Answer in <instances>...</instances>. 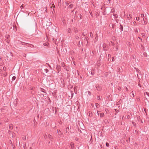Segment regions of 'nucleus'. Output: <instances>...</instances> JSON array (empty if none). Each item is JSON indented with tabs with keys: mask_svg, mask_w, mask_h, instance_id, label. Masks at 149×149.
I'll return each instance as SVG.
<instances>
[{
	"mask_svg": "<svg viewBox=\"0 0 149 149\" xmlns=\"http://www.w3.org/2000/svg\"><path fill=\"white\" fill-rule=\"evenodd\" d=\"M44 71L46 73H47L48 72L49 70L47 69H44Z\"/></svg>",
	"mask_w": 149,
	"mask_h": 149,
	"instance_id": "nucleus-19",
	"label": "nucleus"
},
{
	"mask_svg": "<svg viewBox=\"0 0 149 149\" xmlns=\"http://www.w3.org/2000/svg\"><path fill=\"white\" fill-rule=\"evenodd\" d=\"M144 95L145 97L147 99H148V98H149V93H148L146 92V93H144Z\"/></svg>",
	"mask_w": 149,
	"mask_h": 149,
	"instance_id": "nucleus-1",
	"label": "nucleus"
},
{
	"mask_svg": "<svg viewBox=\"0 0 149 149\" xmlns=\"http://www.w3.org/2000/svg\"><path fill=\"white\" fill-rule=\"evenodd\" d=\"M89 116L91 117L92 116V113L91 112L89 111Z\"/></svg>",
	"mask_w": 149,
	"mask_h": 149,
	"instance_id": "nucleus-18",
	"label": "nucleus"
},
{
	"mask_svg": "<svg viewBox=\"0 0 149 149\" xmlns=\"http://www.w3.org/2000/svg\"><path fill=\"white\" fill-rule=\"evenodd\" d=\"M88 94L90 96L91 95V93L90 91H88Z\"/></svg>",
	"mask_w": 149,
	"mask_h": 149,
	"instance_id": "nucleus-25",
	"label": "nucleus"
},
{
	"mask_svg": "<svg viewBox=\"0 0 149 149\" xmlns=\"http://www.w3.org/2000/svg\"><path fill=\"white\" fill-rule=\"evenodd\" d=\"M73 6V5L72 4H71L70 5H69L68 6V9H71L72 8Z\"/></svg>",
	"mask_w": 149,
	"mask_h": 149,
	"instance_id": "nucleus-4",
	"label": "nucleus"
},
{
	"mask_svg": "<svg viewBox=\"0 0 149 149\" xmlns=\"http://www.w3.org/2000/svg\"><path fill=\"white\" fill-rule=\"evenodd\" d=\"M3 70H6V67H3Z\"/></svg>",
	"mask_w": 149,
	"mask_h": 149,
	"instance_id": "nucleus-43",
	"label": "nucleus"
},
{
	"mask_svg": "<svg viewBox=\"0 0 149 149\" xmlns=\"http://www.w3.org/2000/svg\"><path fill=\"white\" fill-rule=\"evenodd\" d=\"M84 32L83 33H84L85 34H87L88 33V32L86 30H84Z\"/></svg>",
	"mask_w": 149,
	"mask_h": 149,
	"instance_id": "nucleus-16",
	"label": "nucleus"
},
{
	"mask_svg": "<svg viewBox=\"0 0 149 149\" xmlns=\"http://www.w3.org/2000/svg\"><path fill=\"white\" fill-rule=\"evenodd\" d=\"M141 17H144V14H141Z\"/></svg>",
	"mask_w": 149,
	"mask_h": 149,
	"instance_id": "nucleus-41",
	"label": "nucleus"
},
{
	"mask_svg": "<svg viewBox=\"0 0 149 149\" xmlns=\"http://www.w3.org/2000/svg\"><path fill=\"white\" fill-rule=\"evenodd\" d=\"M100 116L101 117H103L104 116V114L103 113H101L100 114Z\"/></svg>",
	"mask_w": 149,
	"mask_h": 149,
	"instance_id": "nucleus-13",
	"label": "nucleus"
},
{
	"mask_svg": "<svg viewBox=\"0 0 149 149\" xmlns=\"http://www.w3.org/2000/svg\"><path fill=\"white\" fill-rule=\"evenodd\" d=\"M45 11H46V12L47 13V8H45Z\"/></svg>",
	"mask_w": 149,
	"mask_h": 149,
	"instance_id": "nucleus-49",
	"label": "nucleus"
},
{
	"mask_svg": "<svg viewBox=\"0 0 149 149\" xmlns=\"http://www.w3.org/2000/svg\"><path fill=\"white\" fill-rule=\"evenodd\" d=\"M115 115H116V113H115Z\"/></svg>",
	"mask_w": 149,
	"mask_h": 149,
	"instance_id": "nucleus-58",
	"label": "nucleus"
},
{
	"mask_svg": "<svg viewBox=\"0 0 149 149\" xmlns=\"http://www.w3.org/2000/svg\"><path fill=\"white\" fill-rule=\"evenodd\" d=\"M95 106L97 108H98L100 107V105L98 103H95Z\"/></svg>",
	"mask_w": 149,
	"mask_h": 149,
	"instance_id": "nucleus-15",
	"label": "nucleus"
},
{
	"mask_svg": "<svg viewBox=\"0 0 149 149\" xmlns=\"http://www.w3.org/2000/svg\"><path fill=\"white\" fill-rule=\"evenodd\" d=\"M82 35H83L84 36H85L86 34H85L84 33H83Z\"/></svg>",
	"mask_w": 149,
	"mask_h": 149,
	"instance_id": "nucleus-45",
	"label": "nucleus"
},
{
	"mask_svg": "<svg viewBox=\"0 0 149 149\" xmlns=\"http://www.w3.org/2000/svg\"><path fill=\"white\" fill-rule=\"evenodd\" d=\"M131 93L132 94V95L133 96V97H134V94L133 93V91H132V92H131Z\"/></svg>",
	"mask_w": 149,
	"mask_h": 149,
	"instance_id": "nucleus-36",
	"label": "nucleus"
},
{
	"mask_svg": "<svg viewBox=\"0 0 149 149\" xmlns=\"http://www.w3.org/2000/svg\"><path fill=\"white\" fill-rule=\"evenodd\" d=\"M138 85L140 87H141L140 84L139 83H138Z\"/></svg>",
	"mask_w": 149,
	"mask_h": 149,
	"instance_id": "nucleus-46",
	"label": "nucleus"
},
{
	"mask_svg": "<svg viewBox=\"0 0 149 149\" xmlns=\"http://www.w3.org/2000/svg\"><path fill=\"white\" fill-rule=\"evenodd\" d=\"M120 31L121 32L122 31H123V26L121 25H120Z\"/></svg>",
	"mask_w": 149,
	"mask_h": 149,
	"instance_id": "nucleus-10",
	"label": "nucleus"
},
{
	"mask_svg": "<svg viewBox=\"0 0 149 149\" xmlns=\"http://www.w3.org/2000/svg\"><path fill=\"white\" fill-rule=\"evenodd\" d=\"M62 66L63 67H64L65 66V64L64 63H62Z\"/></svg>",
	"mask_w": 149,
	"mask_h": 149,
	"instance_id": "nucleus-32",
	"label": "nucleus"
},
{
	"mask_svg": "<svg viewBox=\"0 0 149 149\" xmlns=\"http://www.w3.org/2000/svg\"><path fill=\"white\" fill-rule=\"evenodd\" d=\"M73 30L75 33H77L78 32L77 29L76 27H74L73 28Z\"/></svg>",
	"mask_w": 149,
	"mask_h": 149,
	"instance_id": "nucleus-2",
	"label": "nucleus"
},
{
	"mask_svg": "<svg viewBox=\"0 0 149 149\" xmlns=\"http://www.w3.org/2000/svg\"><path fill=\"white\" fill-rule=\"evenodd\" d=\"M49 138L51 140L52 139V136L50 134H49L48 136Z\"/></svg>",
	"mask_w": 149,
	"mask_h": 149,
	"instance_id": "nucleus-14",
	"label": "nucleus"
},
{
	"mask_svg": "<svg viewBox=\"0 0 149 149\" xmlns=\"http://www.w3.org/2000/svg\"><path fill=\"white\" fill-rule=\"evenodd\" d=\"M67 31L68 33H71L72 32V29L70 28H68L67 30Z\"/></svg>",
	"mask_w": 149,
	"mask_h": 149,
	"instance_id": "nucleus-9",
	"label": "nucleus"
},
{
	"mask_svg": "<svg viewBox=\"0 0 149 149\" xmlns=\"http://www.w3.org/2000/svg\"><path fill=\"white\" fill-rule=\"evenodd\" d=\"M113 15L114 16L115 18H117L118 17L117 15L116 14H114Z\"/></svg>",
	"mask_w": 149,
	"mask_h": 149,
	"instance_id": "nucleus-22",
	"label": "nucleus"
},
{
	"mask_svg": "<svg viewBox=\"0 0 149 149\" xmlns=\"http://www.w3.org/2000/svg\"><path fill=\"white\" fill-rule=\"evenodd\" d=\"M13 125L10 124V125L9 126V128L10 130H12L13 129Z\"/></svg>",
	"mask_w": 149,
	"mask_h": 149,
	"instance_id": "nucleus-12",
	"label": "nucleus"
},
{
	"mask_svg": "<svg viewBox=\"0 0 149 149\" xmlns=\"http://www.w3.org/2000/svg\"><path fill=\"white\" fill-rule=\"evenodd\" d=\"M91 74L92 75H93L94 74V73H93L92 72H91Z\"/></svg>",
	"mask_w": 149,
	"mask_h": 149,
	"instance_id": "nucleus-52",
	"label": "nucleus"
},
{
	"mask_svg": "<svg viewBox=\"0 0 149 149\" xmlns=\"http://www.w3.org/2000/svg\"><path fill=\"white\" fill-rule=\"evenodd\" d=\"M109 1H110V0H109Z\"/></svg>",
	"mask_w": 149,
	"mask_h": 149,
	"instance_id": "nucleus-63",
	"label": "nucleus"
},
{
	"mask_svg": "<svg viewBox=\"0 0 149 149\" xmlns=\"http://www.w3.org/2000/svg\"><path fill=\"white\" fill-rule=\"evenodd\" d=\"M106 145L107 147H109V144L108 142L106 143Z\"/></svg>",
	"mask_w": 149,
	"mask_h": 149,
	"instance_id": "nucleus-24",
	"label": "nucleus"
},
{
	"mask_svg": "<svg viewBox=\"0 0 149 149\" xmlns=\"http://www.w3.org/2000/svg\"><path fill=\"white\" fill-rule=\"evenodd\" d=\"M47 135L46 134L45 136H44V138L45 139H47Z\"/></svg>",
	"mask_w": 149,
	"mask_h": 149,
	"instance_id": "nucleus-38",
	"label": "nucleus"
},
{
	"mask_svg": "<svg viewBox=\"0 0 149 149\" xmlns=\"http://www.w3.org/2000/svg\"><path fill=\"white\" fill-rule=\"evenodd\" d=\"M20 44L22 45H24L26 44L24 42L20 41Z\"/></svg>",
	"mask_w": 149,
	"mask_h": 149,
	"instance_id": "nucleus-17",
	"label": "nucleus"
},
{
	"mask_svg": "<svg viewBox=\"0 0 149 149\" xmlns=\"http://www.w3.org/2000/svg\"><path fill=\"white\" fill-rule=\"evenodd\" d=\"M15 79L16 77L15 76L13 77L12 78V80L13 81L15 80Z\"/></svg>",
	"mask_w": 149,
	"mask_h": 149,
	"instance_id": "nucleus-20",
	"label": "nucleus"
},
{
	"mask_svg": "<svg viewBox=\"0 0 149 149\" xmlns=\"http://www.w3.org/2000/svg\"><path fill=\"white\" fill-rule=\"evenodd\" d=\"M97 99L99 100H100L101 99L100 97L99 96L97 97Z\"/></svg>",
	"mask_w": 149,
	"mask_h": 149,
	"instance_id": "nucleus-40",
	"label": "nucleus"
},
{
	"mask_svg": "<svg viewBox=\"0 0 149 149\" xmlns=\"http://www.w3.org/2000/svg\"><path fill=\"white\" fill-rule=\"evenodd\" d=\"M126 90L127 91H128V89L126 87Z\"/></svg>",
	"mask_w": 149,
	"mask_h": 149,
	"instance_id": "nucleus-47",
	"label": "nucleus"
},
{
	"mask_svg": "<svg viewBox=\"0 0 149 149\" xmlns=\"http://www.w3.org/2000/svg\"><path fill=\"white\" fill-rule=\"evenodd\" d=\"M146 24V23H145V21H144V24Z\"/></svg>",
	"mask_w": 149,
	"mask_h": 149,
	"instance_id": "nucleus-54",
	"label": "nucleus"
},
{
	"mask_svg": "<svg viewBox=\"0 0 149 149\" xmlns=\"http://www.w3.org/2000/svg\"><path fill=\"white\" fill-rule=\"evenodd\" d=\"M122 102V100L121 99H120L118 101V102L116 103V105H118L120 104Z\"/></svg>",
	"mask_w": 149,
	"mask_h": 149,
	"instance_id": "nucleus-6",
	"label": "nucleus"
},
{
	"mask_svg": "<svg viewBox=\"0 0 149 149\" xmlns=\"http://www.w3.org/2000/svg\"><path fill=\"white\" fill-rule=\"evenodd\" d=\"M134 31L136 33H138V30H137V29H134Z\"/></svg>",
	"mask_w": 149,
	"mask_h": 149,
	"instance_id": "nucleus-27",
	"label": "nucleus"
},
{
	"mask_svg": "<svg viewBox=\"0 0 149 149\" xmlns=\"http://www.w3.org/2000/svg\"><path fill=\"white\" fill-rule=\"evenodd\" d=\"M138 38L139 39H140L141 40V41H142V39L140 37H138Z\"/></svg>",
	"mask_w": 149,
	"mask_h": 149,
	"instance_id": "nucleus-44",
	"label": "nucleus"
},
{
	"mask_svg": "<svg viewBox=\"0 0 149 149\" xmlns=\"http://www.w3.org/2000/svg\"><path fill=\"white\" fill-rule=\"evenodd\" d=\"M90 37L91 38H93V34L92 32H90Z\"/></svg>",
	"mask_w": 149,
	"mask_h": 149,
	"instance_id": "nucleus-21",
	"label": "nucleus"
},
{
	"mask_svg": "<svg viewBox=\"0 0 149 149\" xmlns=\"http://www.w3.org/2000/svg\"><path fill=\"white\" fill-rule=\"evenodd\" d=\"M25 45L26 46H27L28 45L27 44H26Z\"/></svg>",
	"mask_w": 149,
	"mask_h": 149,
	"instance_id": "nucleus-55",
	"label": "nucleus"
},
{
	"mask_svg": "<svg viewBox=\"0 0 149 149\" xmlns=\"http://www.w3.org/2000/svg\"><path fill=\"white\" fill-rule=\"evenodd\" d=\"M9 35H6V36H5V38H6V42H8L9 41V40L8 39V38L9 37Z\"/></svg>",
	"mask_w": 149,
	"mask_h": 149,
	"instance_id": "nucleus-7",
	"label": "nucleus"
},
{
	"mask_svg": "<svg viewBox=\"0 0 149 149\" xmlns=\"http://www.w3.org/2000/svg\"><path fill=\"white\" fill-rule=\"evenodd\" d=\"M73 19H72V22H73Z\"/></svg>",
	"mask_w": 149,
	"mask_h": 149,
	"instance_id": "nucleus-56",
	"label": "nucleus"
},
{
	"mask_svg": "<svg viewBox=\"0 0 149 149\" xmlns=\"http://www.w3.org/2000/svg\"><path fill=\"white\" fill-rule=\"evenodd\" d=\"M117 89L118 91H120L121 89V88L120 87H118L117 88Z\"/></svg>",
	"mask_w": 149,
	"mask_h": 149,
	"instance_id": "nucleus-26",
	"label": "nucleus"
},
{
	"mask_svg": "<svg viewBox=\"0 0 149 149\" xmlns=\"http://www.w3.org/2000/svg\"><path fill=\"white\" fill-rule=\"evenodd\" d=\"M96 88L97 90L99 91H100L101 89V87L99 86H96Z\"/></svg>",
	"mask_w": 149,
	"mask_h": 149,
	"instance_id": "nucleus-8",
	"label": "nucleus"
},
{
	"mask_svg": "<svg viewBox=\"0 0 149 149\" xmlns=\"http://www.w3.org/2000/svg\"><path fill=\"white\" fill-rule=\"evenodd\" d=\"M99 112H100V111H97V113L98 115H99Z\"/></svg>",
	"mask_w": 149,
	"mask_h": 149,
	"instance_id": "nucleus-51",
	"label": "nucleus"
},
{
	"mask_svg": "<svg viewBox=\"0 0 149 149\" xmlns=\"http://www.w3.org/2000/svg\"><path fill=\"white\" fill-rule=\"evenodd\" d=\"M110 95H109L107 96V98L108 99H109V100H110Z\"/></svg>",
	"mask_w": 149,
	"mask_h": 149,
	"instance_id": "nucleus-33",
	"label": "nucleus"
},
{
	"mask_svg": "<svg viewBox=\"0 0 149 149\" xmlns=\"http://www.w3.org/2000/svg\"><path fill=\"white\" fill-rule=\"evenodd\" d=\"M24 56V57H26V54H24V56Z\"/></svg>",
	"mask_w": 149,
	"mask_h": 149,
	"instance_id": "nucleus-50",
	"label": "nucleus"
},
{
	"mask_svg": "<svg viewBox=\"0 0 149 149\" xmlns=\"http://www.w3.org/2000/svg\"><path fill=\"white\" fill-rule=\"evenodd\" d=\"M1 70L0 69V72L1 71Z\"/></svg>",
	"mask_w": 149,
	"mask_h": 149,
	"instance_id": "nucleus-61",
	"label": "nucleus"
},
{
	"mask_svg": "<svg viewBox=\"0 0 149 149\" xmlns=\"http://www.w3.org/2000/svg\"><path fill=\"white\" fill-rule=\"evenodd\" d=\"M10 141L11 142V143L12 142L11 140Z\"/></svg>",
	"mask_w": 149,
	"mask_h": 149,
	"instance_id": "nucleus-62",
	"label": "nucleus"
},
{
	"mask_svg": "<svg viewBox=\"0 0 149 149\" xmlns=\"http://www.w3.org/2000/svg\"><path fill=\"white\" fill-rule=\"evenodd\" d=\"M139 19V17H136V20L138 21Z\"/></svg>",
	"mask_w": 149,
	"mask_h": 149,
	"instance_id": "nucleus-35",
	"label": "nucleus"
},
{
	"mask_svg": "<svg viewBox=\"0 0 149 149\" xmlns=\"http://www.w3.org/2000/svg\"><path fill=\"white\" fill-rule=\"evenodd\" d=\"M106 45L105 44H103V47L104 48H105V47H106Z\"/></svg>",
	"mask_w": 149,
	"mask_h": 149,
	"instance_id": "nucleus-34",
	"label": "nucleus"
},
{
	"mask_svg": "<svg viewBox=\"0 0 149 149\" xmlns=\"http://www.w3.org/2000/svg\"><path fill=\"white\" fill-rule=\"evenodd\" d=\"M65 4L67 6H68L69 5V3H68V2H66Z\"/></svg>",
	"mask_w": 149,
	"mask_h": 149,
	"instance_id": "nucleus-29",
	"label": "nucleus"
},
{
	"mask_svg": "<svg viewBox=\"0 0 149 149\" xmlns=\"http://www.w3.org/2000/svg\"><path fill=\"white\" fill-rule=\"evenodd\" d=\"M141 35L142 36L143 38H144L145 37V33H141Z\"/></svg>",
	"mask_w": 149,
	"mask_h": 149,
	"instance_id": "nucleus-23",
	"label": "nucleus"
},
{
	"mask_svg": "<svg viewBox=\"0 0 149 149\" xmlns=\"http://www.w3.org/2000/svg\"><path fill=\"white\" fill-rule=\"evenodd\" d=\"M69 127H67L66 128V131H67V130H69Z\"/></svg>",
	"mask_w": 149,
	"mask_h": 149,
	"instance_id": "nucleus-48",
	"label": "nucleus"
},
{
	"mask_svg": "<svg viewBox=\"0 0 149 149\" xmlns=\"http://www.w3.org/2000/svg\"><path fill=\"white\" fill-rule=\"evenodd\" d=\"M137 76L138 77V74H137Z\"/></svg>",
	"mask_w": 149,
	"mask_h": 149,
	"instance_id": "nucleus-57",
	"label": "nucleus"
},
{
	"mask_svg": "<svg viewBox=\"0 0 149 149\" xmlns=\"http://www.w3.org/2000/svg\"><path fill=\"white\" fill-rule=\"evenodd\" d=\"M132 123L134 127H136V124L134 122L132 121Z\"/></svg>",
	"mask_w": 149,
	"mask_h": 149,
	"instance_id": "nucleus-11",
	"label": "nucleus"
},
{
	"mask_svg": "<svg viewBox=\"0 0 149 149\" xmlns=\"http://www.w3.org/2000/svg\"><path fill=\"white\" fill-rule=\"evenodd\" d=\"M136 22L134 21L133 22V24L134 25H136Z\"/></svg>",
	"mask_w": 149,
	"mask_h": 149,
	"instance_id": "nucleus-39",
	"label": "nucleus"
},
{
	"mask_svg": "<svg viewBox=\"0 0 149 149\" xmlns=\"http://www.w3.org/2000/svg\"><path fill=\"white\" fill-rule=\"evenodd\" d=\"M114 110L115 111L116 113L118 112H119V110H117L116 109H114Z\"/></svg>",
	"mask_w": 149,
	"mask_h": 149,
	"instance_id": "nucleus-28",
	"label": "nucleus"
},
{
	"mask_svg": "<svg viewBox=\"0 0 149 149\" xmlns=\"http://www.w3.org/2000/svg\"><path fill=\"white\" fill-rule=\"evenodd\" d=\"M112 60L113 61H114V58L113 57H112Z\"/></svg>",
	"mask_w": 149,
	"mask_h": 149,
	"instance_id": "nucleus-42",
	"label": "nucleus"
},
{
	"mask_svg": "<svg viewBox=\"0 0 149 149\" xmlns=\"http://www.w3.org/2000/svg\"><path fill=\"white\" fill-rule=\"evenodd\" d=\"M74 10H73L72 12H73L74 11Z\"/></svg>",
	"mask_w": 149,
	"mask_h": 149,
	"instance_id": "nucleus-60",
	"label": "nucleus"
},
{
	"mask_svg": "<svg viewBox=\"0 0 149 149\" xmlns=\"http://www.w3.org/2000/svg\"><path fill=\"white\" fill-rule=\"evenodd\" d=\"M24 7V5L22 4L21 6H20V8H21V9H22V8H23Z\"/></svg>",
	"mask_w": 149,
	"mask_h": 149,
	"instance_id": "nucleus-31",
	"label": "nucleus"
},
{
	"mask_svg": "<svg viewBox=\"0 0 149 149\" xmlns=\"http://www.w3.org/2000/svg\"><path fill=\"white\" fill-rule=\"evenodd\" d=\"M58 134L60 135L61 134V133L60 131H59V132L58 131Z\"/></svg>",
	"mask_w": 149,
	"mask_h": 149,
	"instance_id": "nucleus-37",
	"label": "nucleus"
},
{
	"mask_svg": "<svg viewBox=\"0 0 149 149\" xmlns=\"http://www.w3.org/2000/svg\"><path fill=\"white\" fill-rule=\"evenodd\" d=\"M70 147L71 149H73L74 148V143H73L71 142L70 144Z\"/></svg>",
	"mask_w": 149,
	"mask_h": 149,
	"instance_id": "nucleus-3",
	"label": "nucleus"
},
{
	"mask_svg": "<svg viewBox=\"0 0 149 149\" xmlns=\"http://www.w3.org/2000/svg\"><path fill=\"white\" fill-rule=\"evenodd\" d=\"M44 45L45 46L46 45V43L44 44Z\"/></svg>",
	"mask_w": 149,
	"mask_h": 149,
	"instance_id": "nucleus-53",
	"label": "nucleus"
},
{
	"mask_svg": "<svg viewBox=\"0 0 149 149\" xmlns=\"http://www.w3.org/2000/svg\"><path fill=\"white\" fill-rule=\"evenodd\" d=\"M75 38L76 39H78L79 38V37H78V36H75Z\"/></svg>",
	"mask_w": 149,
	"mask_h": 149,
	"instance_id": "nucleus-30",
	"label": "nucleus"
},
{
	"mask_svg": "<svg viewBox=\"0 0 149 149\" xmlns=\"http://www.w3.org/2000/svg\"><path fill=\"white\" fill-rule=\"evenodd\" d=\"M127 19L129 20L132 18L131 15L130 14H127Z\"/></svg>",
	"mask_w": 149,
	"mask_h": 149,
	"instance_id": "nucleus-5",
	"label": "nucleus"
},
{
	"mask_svg": "<svg viewBox=\"0 0 149 149\" xmlns=\"http://www.w3.org/2000/svg\"><path fill=\"white\" fill-rule=\"evenodd\" d=\"M86 38V39H87V38L86 37H85Z\"/></svg>",
	"mask_w": 149,
	"mask_h": 149,
	"instance_id": "nucleus-59",
	"label": "nucleus"
}]
</instances>
